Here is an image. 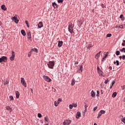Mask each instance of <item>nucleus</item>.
Instances as JSON below:
<instances>
[{
	"label": "nucleus",
	"mask_w": 125,
	"mask_h": 125,
	"mask_svg": "<svg viewBox=\"0 0 125 125\" xmlns=\"http://www.w3.org/2000/svg\"><path fill=\"white\" fill-rule=\"evenodd\" d=\"M119 28H120V29H123V25L120 26Z\"/></svg>",
	"instance_id": "nucleus-56"
},
{
	"label": "nucleus",
	"mask_w": 125,
	"mask_h": 125,
	"mask_svg": "<svg viewBox=\"0 0 125 125\" xmlns=\"http://www.w3.org/2000/svg\"><path fill=\"white\" fill-rule=\"evenodd\" d=\"M122 59H123V60H125V55H123V56H122Z\"/></svg>",
	"instance_id": "nucleus-48"
},
{
	"label": "nucleus",
	"mask_w": 125,
	"mask_h": 125,
	"mask_svg": "<svg viewBox=\"0 0 125 125\" xmlns=\"http://www.w3.org/2000/svg\"><path fill=\"white\" fill-rule=\"evenodd\" d=\"M21 83L24 87H27V83H26V82H25V79H24V78H21Z\"/></svg>",
	"instance_id": "nucleus-3"
},
{
	"label": "nucleus",
	"mask_w": 125,
	"mask_h": 125,
	"mask_svg": "<svg viewBox=\"0 0 125 125\" xmlns=\"http://www.w3.org/2000/svg\"><path fill=\"white\" fill-rule=\"evenodd\" d=\"M62 45H63L62 41H59L58 42V46H59V47H61V46H62Z\"/></svg>",
	"instance_id": "nucleus-11"
},
{
	"label": "nucleus",
	"mask_w": 125,
	"mask_h": 125,
	"mask_svg": "<svg viewBox=\"0 0 125 125\" xmlns=\"http://www.w3.org/2000/svg\"><path fill=\"white\" fill-rule=\"evenodd\" d=\"M121 121H122V122H123V123H124L125 124V117L122 118L121 119Z\"/></svg>",
	"instance_id": "nucleus-34"
},
{
	"label": "nucleus",
	"mask_w": 125,
	"mask_h": 125,
	"mask_svg": "<svg viewBox=\"0 0 125 125\" xmlns=\"http://www.w3.org/2000/svg\"><path fill=\"white\" fill-rule=\"evenodd\" d=\"M62 99L61 98H59L58 100V103L59 104V103H60V102H62Z\"/></svg>",
	"instance_id": "nucleus-31"
},
{
	"label": "nucleus",
	"mask_w": 125,
	"mask_h": 125,
	"mask_svg": "<svg viewBox=\"0 0 125 125\" xmlns=\"http://www.w3.org/2000/svg\"><path fill=\"white\" fill-rule=\"evenodd\" d=\"M97 71H98V72H99L100 71H101V69H100V68H99V66H97Z\"/></svg>",
	"instance_id": "nucleus-47"
},
{
	"label": "nucleus",
	"mask_w": 125,
	"mask_h": 125,
	"mask_svg": "<svg viewBox=\"0 0 125 125\" xmlns=\"http://www.w3.org/2000/svg\"><path fill=\"white\" fill-rule=\"evenodd\" d=\"M119 58H120V59H122V58H123V56H120L119 57Z\"/></svg>",
	"instance_id": "nucleus-58"
},
{
	"label": "nucleus",
	"mask_w": 125,
	"mask_h": 125,
	"mask_svg": "<svg viewBox=\"0 0 125 125\" xmlns=\"http://www.w3.org/2000/svg\"><path fill=\"white\" fill-rule=\"evenodd\" d=\"M71 85H75V79H73L71 82Z\"/></svg>",
	"instance_id": "nucleus-24"
},
{
	"label": "nucleus",
	"mask_w": 125,
	"mask_h": 125,
	"mask_svg": "<svg viewBox=\"0 0 125 125\" xmlns=\"http://www.w3.org/2000/svg\"><path fill=\"white\" fill-rule=\"evenodd\" d=\"M109 70H112V66H109Z\"/></svg>",
	"instance_id": "nucleus-57"
},
{
	"label": "nucleus",
	"mask_w": 125,
	"mask_h": 125,
	"mask_svg": "<svg viewBox=\"0 0 125 125\" xmlns=\"http://www.w3.org/2000/svg\"><path fill=\"white\" fill-rule=\"evenodd\" d=\"M25 24H26V25L29 24V22L28 21H25Z\"/></svg>",
	"instance_id": "nucleus-51"
},
{
	"label": "nucleus",
	"mask_w": 125,
	"mask_h": 125,
	"mask_svg": "<svg viewBox=\"0 0 125 125\" xmlns=\"http://www.w3.org/2000/svg\"><path fill=\"white\" fill-rule=\"evenodd\" d=\"M32 50L33 51H34L35 52H36V53H38L39 52V50L37 48H32Z\"/></svg>",
	"instance_id": "nucleus-21"
},
{
	"label": "nucleus",
	"mask_w": 125,
	"mask_h": 125,
	"mask_svg": "<svg viewBox=\"0 0 125 125\" xmlns=\"http://www.w3.org/2000/svg\"><path fill=\"white\" fill-rule=\"evenodd\" d=\"M109 82V80L107 79L104 81V83L105 84H107L108 83V82Z\"/></svg>",
	"instance_id": "nucleus-45"
},
{
	"label": "nucleus",
	"mask_w": 125,
	"mask_h": 125,
	"mask_svg": "<svg viewBox=\"0 0 125 125\" xmlns=\"http://www.w3.org/2000/svg\"><path fill=\"white\" fill-rule=\"evenodd\" d=\"M92 46H93V45H92V44H89L88 45V46L87 47V48L88 49H90V48H91V47H92Z\"/></svg>",
	"instance_id": "nucleus-26"
},
{
	"label": "nucleus",
	"mask_w": 125,
	"mask_h": 125,
	"mask_svg": "<svg viewBox=\"0 0 125 125\" xmlns=\"http://www.w3.org/2000/svg\"><path fill=\"white\" fill-rule=\"evenodd\" d=\"M116 55H120V51H117L116 52Z\"/></svg>",
	"instance_id": "nucleus-44"
},
{
	"label": "nucleus",
	"mask_w": 125,
	"mask_h": 125,
	"mask_svg": "<svg viewBox=\"0 0 125 125\" xmlns=\"http://www.w3.org/2000/svg\"><path fill=\"white\" fill-rule=\"evenodd\" d=\"M52 6H53L54 8H57L58 7V5L55 2L52 3Z\"/></svg>",
	"instance_id": "nucleus-15"
},
{
	"label": "nucleus",
	"mask_w": 125,
	"mask_h": 125,
	"mask_svg": "<svg viewBox=\"0 0 125 125\" xmlns=\"http://www.w3.org/2000/svg\"><path fill=\"white\" fill-rule=\"evenodd\" d=\"M21 33L24 36H26V32H25V30H21Z\"/></svg>",
	"instance_id": "nucleus-19"
},
{
	"label": "nucleus",
	"mask_w": 125,
	"mask_h": 125,
	"mask_svg": "<svg viewBox=\"0 0 125 125\" xmlns=\"http://www.w3.org/2000/svg\"><path fill=\"white\" fill-rule=\"evenodd\" d=\"M9 83V82L8 81V79H6V82L4 83V84H7V83Z\"/></svg>",
	"instance_id": "nucleus-38"
},
{
	"label": "nucleus",
	"mask_w": 125,
	"mask_h": 125,
	"mask_svg": "<svg viewBox=\"0 0 125 125\" xmlns=\"http://www.w3.org/2000/svg\"><path fill=\"white\" fill-rule=\"evenodd\" d=\"M6 109L8 111H9L10 113H11V112L12 111V109H11V108H10V107L7 106L6 107Z\"/></svg>",
	"instance_id": "nucleus-17"
},
{
	"label": "nucleus",
	"mask_w": 125,
	"mask_h": 125,
	"mask_svg": "<svg viewBox=\"0 0 125 125\" xmlns=\"http://www.w3.org/2000/svg\"><path fill=\"white\" fill-rule=\"evenodd\" d=\"M47 65L50 69H53L54 65H55V63L54 62V61H50Z\"/></svg>",
	"instance_id": "nucleus-1"
},
{
	"label": "nucleus",
	"mask_w": 125,
	"mask_h": 125,
	"mask_svg": "<svg viewBox=\"0 0 125 125\" xmlns=\"http://www.w3.org/2000/svg\"><path fill=\"white\" fill-rule=\"evenodd\" d=\"M7 61V58L5 56H2L1 58H0V63L1 62H6Z\"/></svg>",
	"instance_id": "nucleus-5"
},
{
	"label": "nucleus",
	"mask_w": 125,
	"mask_h": 125,
	"mask_svg": "<svg viewBox=\"0 0 125 125\" xmlns=\"http://www.w3.org/2000/svg\"><path fill=\"white\" fill-rule=\"evenodd\" d=\"M123 1L124 2V3L125 4V0H124Z\"/></svg>",
	"instance_id": "nucleus-64"
},
{
	"label": "nucleus",
	"mask_w": 125,
	"mask_h": 125,
	"mask_svg": "<svg viewBox=\"0 0 125 125\" xmlns=\"http://www.w3.org/2000/svg\"><path fill=\"white\" fill-rule=\"evenodd\" d=\"M104 60H105V58L103 57L102 59V62H104Z\"/></svg>",
	"instance_id": "nucleus-50"
},
{
	"label": "nucleus",
	"mask_w": 125,
	"mask_h": 125,
	"mask_svg": "<svg viewBox=\"0 0 125 125\" xmlns=\"http://www.w3.org/2000/svg\"><path fill=\"white\" fill-rule=\"evenodd\" d=\"M16 95V98L18 99L19 98V96H20V93L18 91H15Z\"/></svg>",
	"instance_id": "nucleus-13"
},
{
	"label": "nucleus",
	"mask_w": 125,
	"mask_h": 125,
	"mask_svg": "<svg viewBox=\"0 0 125 125\" xmlns=\"http://www.w3.org/2000/svg\"><path fill=\"white\" fill-rule=\"evenodd\" d=\"M120 51H122V52L124 51V52L125 53V48H122L121 50H120Z\"/></svg>",
	"instance_id": "nucleus-43"
},
{
	"label": "nucleus",
	"mask_w": 125,
	"mask_h": 125,
	"mask_svg": "<svg viewBox=\"0 0 125 125\" xmlns=\"http://www.w3.org/2000/svg\"><path fill=\"white\" fill-rule=\"evenodd\" d=\"M80 71H81V72H83V66H82V65L80 66Z\"/></svg>",
	"instance_id": "nucleus-37"
},
{
	"label": "nucleus",
	"mask_w": 125,
	"mask_h": 125,
	"mask_svg": "<svg viewBox=\"0 0 125 125\" xmlns=\"http://www.w3.org/2000/svg\"><path fill=\"white\" fill-rule=\"evenodd\" d=\"M58 105H59V104L58 103V102L55 101L54 102V105L55 106V107H57V106H58Z\"/></svg>",
	"instance_id": "nucleus-23"
},
{
	"label": "nucleus",
	"mask_w": 125,
	"mask_h": 125,
	"mask_svg": "<svg viewBox=\"0 0 125 125\" xmlns=\"http://www.w3.org/2000/svg\"><path fill=\"white\" fill-rule=\"evenodd\" d=\"M44 81H45V82H47V83H50V82H51V79H50V78L48 77V76H43V77Z\"/></svg>",
	"instance_id": "nucleus-6"
},
{
	"label": "nucleus",
	"mask_w": 125,
	"mask_h": 125,
	"mask_svg": "<svg viewBox=\"0 0 125 125\" xmlns=\"http://www.w3.org/2000/svg\"><path fill=\"white\" fill-rule=\"evenodd\" d=\"M113 63H114V64H116V63H117V61L114 62Z\"/></svg>",
	"instance_id": "nucleus-61"
},
{
	"label": "nucleus",
	"mask_w": 125,
	"mask_h": 125,
	"mask_svg": "<svg viewBox=\"0 0 125 125\" xmlns=\"http://www.w3.org/2000/svg\"><path fill=\"white\" fill-rule=\"evenodd\" d=\"M96 110H97V106L95 107L93 109V111H96Z\"/></svg>",
	"instance_id": "nucleus-49"
},
{
	"label": "nucleus",
	"mask_w": 125,
	"mask_h": 125,
	"mask_svg": "<svg viewBox=\"0 0 125 125\" xmlns=\"http://www.w3.org/2000/svg\"><path fill=\"white\" fill-rule=\"evenodd\" d=\"M38 118H42V114L38 113Z\"/></svg>",
	"instance_id": "nucleus-36"
},
{
	"label": "nucleus",
	"mask_w": 125,
	"mask_h": 125,
	"mask_svg": "<svg viewBox=\"0 0 125 125\" xmlns=\"http://www.w3.org/2000/svg\"><path fill=\"white\" fill-rule=\"evenodd\" d=\"M31 55H32V54H30V53H29L28 54V57H31Z\"/></svg>",
	"instance_id": "nucleus-52"
},
{
	"label": "nucleus",
	"mask_w": 125,
	"mask_h": 125,
	"mask_svg": "<svg viewBox=\"0 0 125 125\" xmlns=\"http://www.w3.org/2000/svg\"><path fill=\"white\" fill-rule=\"evenodd\" d=\"M71 123H72V121L69 119L65 120L62 123V125H69Z\"/></svg>",
	"instance_id": "nucleus-4"
},
{
	"label": "nucleus",
	"mask_w": 125,
	"mask_h": 125,
	"mask_svg": "<svg viewBox=\"0 0 125 125\" xmlns=\"http://www.w3.org/2000/svg\"><path fill=\"white\" fill-rule=\"evenodd\" d=\"M120 18L121 19H122V20H125V18L124 17V15H120Z\"/></svg>",
	"instance_id": "nucleus-29"
},
{
	"label": "nucleus",
	"mask_w": 125,
	"mask_h": 125,
	"mask_svg": "<svg viewBox=\"0 0 125 125\" xmlns=\"http://www.w3.org/2000/svg\"><path fill=\"white\" fill-rule=\"evenodd\" d=\"M81 112L78 111L76 113V119H79V118H80V117H81Z\"/></svg>",
	"instance_id": "nucleus-9"
},
{
	"label": "nucleus",
	"mask_w": 125,
	"mask_h": 125,
	"mask_svg": "<svg viewBox=\"0 0 125 125\" xmlns=\"http://www.w3.org/2000/svg\"><path fill=\"white\" fill-rule=\"evenodd\" d=\"M79 64V62H75V65H78Z\"/></svg>",
	"instance_id": "nucleus-55"
},
{
	"label": "nucleus",
	"mask_w": 125,
	"mask_h": 125,
	"mask_svg": "<svg viewBox=\"0 0 125 125\" xmlns=\"http://www.w3.org/2000/svg\"><path fill=\"white\" fill-rule=\"evenodd\" d=\"M27 39H29V40L32 39V35H31L30 32H27Z\"/></svg>",
	"instance_id": "nucleus-14"
},
{
	"label": "nucleus",
	"mask_w": 125,
	"mask_h": 125,
	"mask_svg": "<svg viewBox=\"0 0 125 125\" xmlns=\"http://www.w3.org/2000/svg\"><path fill=\"white\" fill-rule=\"evenodd\" d=\"M73 107H74V105H73L72 104H70V105H69V109H73Z\"/></svg>",
	"instance_id": "nucleus-35"
},
{
	"label": "nucleus",
	"mask_w": 125,
	"mask_h": 125,
	"mask_svg": "<svg viewBox=\"0 0 125 125\" xmlns=\"http://www.w3.org/2000/svg\"><path fill=\"white\" fill-rule=\"evenodd\" d=\"M100 113H101V114H105V113H106V111L104 110H101L100 111Z\"/></svg>",
	"instance_id": "nucleus-25"
},
{
	"label": "nucleus",
	"mask_w": 125,
	"mask_h": 125,
	"mask_svg": "<svg viewBox=\"0 0 125 125\" xmlns=\"http://www.w3.org/2000/svg\"><path fill=\"white\" fill-rule=\"evenodd\" d=\"M107 56H108V54H105V56L104 57V58H107Z\"/></svg>",
	"instance_id": "nucleus-53"
},
{
	"label": "nucleus",
	"mask_w": 125,
	"mask_h": 125,
	"mask_svg": "<svg viewBox=\"0 0 125 125\" xmlns=\"http://www.w3.org/2000/svg\"><path fill=\"white\" fill-rule=\"evenodd\" d=\"M29 53L31 54L33 53V51L32 50V49H31L30 51L29 52Z\"/></svg>",
	"instance_id": "nucleus-54"
},
{
	"label": "nucleus",
	"mask_w": 125,
	"mask_h": 125,
	"mask_svg": "<svg viewBox=\"0 0 125 125\" xmlns=\"http://www.w3.org/2000/svg\"><path fill=\"white\" fill-rule=\"evenodd\" d=\"M94 125H97V124H96V123H94Z\"/></svg>",
	"instance_id": "nucleus-63"
},
{
	"label": "nucleus",
	"mask_w": 125,
	"mask_h": 125,
	"mask_svg": "<svg viewBox=\"0 0 125 125\" xmlns=\"http://www.w3.org/2000/svg\"><path fill=\"white\" fill-rule=\"evenodd\" d=\"M15 57V53H14V51H12V55L11 57L10 58V60L11 61H13L14 60V58Z\"/></svg>",
	"instance_id": "nucleus-8"
},
{
	"label": "nucleus",
	"mask_w": 125,
	"mask_h": 125,
	"mask_svg": "<svg viewBox=\"0 0 125 125\" xmlns=\"http://www.w3.org/2000/svg\"><path fill=\"white\" fill-rule=\"evenodd\" d=\"M116 96H117V92H114L112 95V97H113V98H115V97H116Z\"/></svg>",
	"instance_id": "nucleus-20"
},
{
	"label": "nucleus",
	"mask_w": 125,
	"mask_h": 125,
	"mask_svg": "<svg viewBox=\"0 0 125 125\" xmlns=\"http://www.w3.org/2000/svg\"><path fill=\"white\" fill-rule=\"evenodd\" d=\"M12 20L14 21L15 23H16V24H18V22H19V20H18V18H17L16 15H15L14 17L12 18Z\"/></svg>",
	"instance_id": "nucleus-7"
},
{
	"label": "nucleus",
	"mask_w": 125,
	"mask_h": 125,
	"mask_svg": "<svg viewBox=\"0 0 125 125\" xmlns=\"http://www.w3.org/2000/svg\"><path fill=\"white\" fill-rule=\"evenodd\" d=\"M68 31L71 34L74 33V27H73L72 23H69L68 25Z\"/></svg>",
	"instance_id": "nucleus-2"
},
{
	"label": "nucleus",
	"mask_w": 125,
	"mask_h": 125,
	"mask_svg": "<svg viewBox=\"0 0 125 125\" xmlns=\"http://www.w3.org/2000/svg\"><path fill=\"white\" fill-rule=\"evenodd\" d=\"M114 84H115V81H112V84L110 86V88H112V87H113V86L114 85Z\"/></svg>",
	"instance_id": "nucleus-30"
},
{
	"label": "nucleus",
	"mask_w": 125,
	"mask_h": 125,
	"mask_svg": "<svg viewBox=\"0 0 125 125\" xmlns=\"http://www.w3.org/2000/svg\"><path fill=\"white\" fill-rule=\"evenodd\" d=\"M44 120L47 123L48 122V118L47 117H44Z\"/></svg>",
	"instance_id": "nucleus-32"
},
{
	"label": "nucleus",
	"mask_w": 125,
	"mask_h": 125,
	"mask_svg": "<svg viewBox=\"0 0 125 125\" xmlns=\"http://www.w3.org/2000/svg\"><path fill=\"white\" fill-rule=\"evenodd\" d=\"M121 88H122V90H124V89H125V85H124L123 86H121Z\"/></svg>",
	"instance_id": "nucleus-46"
},
{
	"label": "nucleus",
	"mask_w": 125,
	"mask_h": 125,
	"mask_svg": "<svg viewBox=\"0 0 125 125\" xmlns=\"http://www.w3.org/2000/svg\"><path fill=\"white\" fill-rule=\"evenodd\" d=\"M1 9H2L3 10H6V8L5 7V5H2L1 6Z\"/></svg>",
	"instance_id": "nucleus-22"
},
{
	"label": "nucleus",
	"mask_w": 125,
	"mask_h": 125,
	"mask_svg": "<svg viewBox=\"0 0 125 125\" xmlns=\"http://www.w3.org/2000/svg\"><path fill=\"white\" fill-rule=\"evenodd\" d=\"M91 96H92V97H94L95 96V92H94L93 90L91 92Z\"/></svg>",
	"instance_id": "nucleus-18"
},
{
	"label": "nucleus",
	"mask_w": 125,
	"mask_h": 125,
	"mask_svg": "<svg viewBox=\"0 0 125 125\" xmlns=\"http://www.w3.org/2000/svg\"><path fill=\"white\" fill-rule=\"evenodd\" d=\"M43 27V24H42V21H41L38 24V28H42Z\"/></svg>",
	"instance_id": "nucleus-12"
},
{
	"label": "nucleus",
	"mask_w": 125,
	"mask_h": 125,
	"mask_svg": "<svg viewBox=\"0 0 125 125\" xmlns=\"http://www.w3.org/2000/svg\"><path fill=\"white\" fill-rule=\"evenodd\" d=\"M72 105L73 106V107H74L75 108H76L77 105V104H72Z\"/></svg>",
	"instance_id": "nucleus-42"
},
{
	"label": "nucleus",
	"mask_w": 125,
	"mask_h": 125,
	"mask_svg": "<svg viewBox=\"0 0 125 125\" xmlns=\"http://www.w3.org/2000/svg\"><path fill=\"white\" fill-rule=\"evenodd\" d=\"M98 74L99 75V76H100L101 77H104V75H103V71L102 70H100V71H99Z\"/></svg>",
	"instance_id": "nucleus-16"
},
{
	"label": "nucleus",
	"mask_w": 125,
	"mask_h": 125,
	"mask_svg": "<svg viewBox=\"0 0 125 125\" xmlns=\"http://www.w3.org/2000/svg\"><path fill=\"white\" fill-rule=\"evenodd\" d=\"M120 65V62L119 61H116V66H119Z\"/></svg>",
	"instance_id": "nucleus-41"
},
{
	"label": "nucleus",
	"mask_w": 125,
	"mask_h": 125,
	"mask_svg": "<svg viewBox=\"0 0 125 125\" xmlns=\"http://www.w3.org/2000/svg\"><path fill=\"white\" fill-rule=\"evenodd\" d=\"M58 2H59V3H62V2H63V0H58Z\"/></svg>",
	"instance_id": "nucleus-40"
},
{
	"label": "nucleus",
	"mask_w": 125,
	"mask_h": 125,
	"mask_svg": "<svg viewBox=\"0 0 125 125\" xmlns=\"http://www.w3.org/2000/svg\"><path fill=\"white\" fill-rule=\"evenodd\" d=\"M100 53H101V51H100L99 53H98L96 55H95V59H98L99 57H100Z\"/></svg>",
	"instance_id": "nucleus-10"
},
{
	"label": "nucleus",
	"mask_w": 125,
	"mask_h": 125,
	"mask_svg": "<svg viewBox=\"0 0 125 125\" xmlns=\"http://www.w3.org/2000/svg\"><path fill=\"white\" fill-rule=\"evenodd\" d=\"M122 45H123V46H125V43H122Z\"/></svg>",
	"instance_id": "nucleus-59"
},
{
	"label": "nucleus",
	"mask_w": 125,
	"mask_h": 125,
	"mask_svg": "<svg viewBox=\"0 0 125 125\" xmlns=\"http://www.w3.org/2000/svg\"><path fill=\"white\" fill-rule=\"evenodd\" d=\"M101 116H102V114H101V113L100 112H99V114L98 115V116H97V119H99V118H100V117H101Z\"/></svg>",
	"instance_id": "nucleus-27"
},
{
	"label": "nucleus",
	"mask_w": 125,
	"mask_h": 125,
	"mask_svg": "<svg viewBox=\"0 0 125 125\" xmlns=\"http://www.w3.org/2000/svg\"><path fill=\"white\" fill-rule=\"evenodd\" d=\"M99 93H100V92H99V91H97V95H96V96L97 97H99Z\"/></svg>",
	"instance_id": "nucleus-39"
},
{
	"label": "nucleus",
	"mask_w": 125,
	"mask_h": 125,
	"mask_svg": "<svg viewBox=\"0 0 125 125\" xmlns=\"http://www.w3.org/2000/svg\"><path fill=\"white\" fill-rule=\"evenodd\" d=\"M101 93H102V94H103V92L102 90H101Z\"/></svg>",
	"instance_id": "nucleus-62"
},
{
	"label": "nucleus",
	"mask_w": 125,
	"mask_h": 125,
	"mask_svg": "<svg viewBox=\"0 0 125 125\" xmlns=\"http://www.w3.org/2000/svg\"><path fill=\"white\" fill-rule=\"evenodd\" d=\"M112 37V34H107L106 35V38H111Z\"/></svg>",
	"instance_id": "nucleus-28"
},
{
	"label": "nucleus",
	"mask_w": 125,
	"mask_h": 125,
	"mask_svg": "<svg viewBox=\"0 0 125 125\" xmlns=\"http://www.w3.org/2000/svg\"><path fill=\"white\" fill-rule=\"evenodd\" d=\"M30 91H31L32 93H33V89H30Z\"/></svg>",
	"instance_id": "nucleus-60"
},
{
	"label": "nucleus",
	"mask_w": 125,
	"mask_h": 125,
	"mask_svg": "<svg viewBox=\"0 0 125 125\" xmlns=\"http://www.w3.org/2000/svg\"><path fill=\"white\" fill-rule=\"evenodd\" d=\"M9 98L10 99L11 101H13V100H14V99L13 98V96H10Z\"/></svg>",
	"instance_id": "nucleus-33"
}]
</instances>
